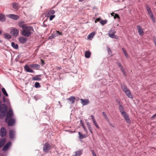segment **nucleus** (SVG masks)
I'll return each mask as SVG.
<instances>
[{"label": "nucleus", "mask_w": 156, "mask_h": 156, "mask_svg": "<svg viewBox=\"0 0 156 156\" xmlns=\"http://www.w3.org/2000/svg\"><path fill=\"white\" fill-rule=\"evenodd\" d=\"M5 142V140H3L0 142V148L2 147L3 145Z\"/></svg>", "instance_id": "ea45409f"}, {"label": "nucleus", "mask_w": 156, "mask_h": 156, "mask_svg": "<svg viewBox=\"0 0 156 156\" xmlns=\"http://www.w3.org/2000/svg\"><path fill=\"white\" fill-rule=\"evenodd\" d=\"M91 152H92L93 155L96 154L94 152V151L93 150H92L91 151Z\"/></svg>", "instance_id": "603ef678"}, {"label": "nucleus", "mask_w": 156, "mask_h": 156, "mask_svg": "<svg viewBox=\"0 0 156 156\" xmlns=\"http://www.w3.org/2000/svg\"><path fill=\"white\" fill-rule=\"evenodd\" d=\"M87 125L89 129L91 128V126L88 123H87Z\"/></svg>", "instance_id": "49530a36"}, {"label": "nucleus", "mask_w": 156, "mask_h": 156, "mask_svg": "<svg viewBox=\"0 0 156 156\" xmlns=\"http://www.w3.org/2000/svg\"><path fill=\"white\" fill-rule=\"evenodd\" d=\"M89 129V131H90V132L91 133H93V132H92V129H91V128L90 129Z\"/></svg>", "instance_id": "6e6d98bb"}, {"label": "nucleus", "mask_w": 156, "mask_h": 156, "mask_svg": "<svg viewBox=\"0 0 156 156\" xmlns=\"http://www.w3.org/2000/svg\"><path fill=\"white\" fill-rule=\"evenodd\" d=\"M11 143L10 142H8L3 147L2 149L3 151H6L11 146Z\"/></svg>", "instance_id": "f8f14e48"}, {"label": "nucleus", "mask_w": 156, "mask_h": 156, "mask_svg": "<svg viewBox=\"0 0 156 156\" xmlns=\"http://www.w3.org/2000/svg\"><path fill=\"white\" fill-rule=\"evenodd\" d=\"M122 89L123 91L125 92V93H126V92L128 91L129 90L127 87V86L124 84H122L121 86Z\"/></svg>", "instance_id": "4be33fe9"}, {"label": "nucleus", "mask_w": 156, "mask_h": 156, "mask_svg": "<svg viewBox=\"0 0 156 156\" xmlns=\"http://www.w3.org/2000/svg\"><path fill=\"white\" fill-rule=\"evenodd\" d=\"M41 75H36L32 77V79L33 80H41Z\"/></svg>", "instance_id": "6ab92c4d"}, {"label": "nucleus", "mask_w": 156, "mask_h": 156, "mask_svg": "<svg viewBox=\"0 0 156 156\" xmlns=\"http://www.w3.org/2000/svg\"><path fill=\"white\" fill-rule=\"evenodd\" d=\"M4 37L7 39H9L11 38V36L9 34L5 33L4 34Z\"/></svg>", "instance_id": "c756f323"}, {"label": "nucleus", "mask_w": 156, "mask_h": 156, "mask_svg": "<svg viewBox=\"0 0 156 156\" xmlns=\"http://www.w3.org/2000/svg\"><path fill=\"white\" fill-rule=\"evenodd\" d=\"M121 70L122 71V72L124 75L126 76V73L125 72L124 69L123 68L122 69H121Z\"/></svg>", "instance_id": "c03bdc74"}, {"label": "nucleus", "mask_w": 156, "mask_h": 156, "mask_svg": "<svg viewBox=\"0 0 156 156\" xmlns=\"http://www.w3.org/2000/svg\"><path fill=\"white\" fill-rule=\"evenodd\" d=\"M3 102H4V103H5L6 102V100L5 99V98L4 97H3Z\"/></svg>", "instance_id": "09e8293b"}, {"label": "nucleus", "mask_w": 156, "mask_h": 156, "mask_svg": "<svg viewBox=\"0 0 156 156\" xmlns=\"http://www.w3.org/2000/svg\"><path fill=\"white\" fill-rule=\"evenodd\" d=\"M154 42L155 45H156V39L154 40Z\"/></svg>", "instance_id": "4d7b16f0"}, {"label": "nucleus", "mask_w": 156, "mask_h": 156, "mask_svg": "<svg viewBox=\"0 0 156 156\" xmlns=\"http://www.w3.org/2000/svg\"><path fill=\"white\" fill-rule=\"evenodd\" d=\"M75 100H76L77 101H78L79 100H80V98L78 97H77L76 98V99Z\"/></svg>", "instance_id": "5fc2aeb1"}, {"label": "nucleus", "mask_w": 156, "mask_h": 156, "mask_svg": "<svg viewBox=\"0 0 156 156\" xmlns=\"http://www.w3.org/2000/svg\"><path fill=\"white\" fill-rule=\"evenodd\" d=\"M118 66L120 68L121 70L123 69V66L120 63H118Z\"/></svg>", "instance_id": "37998d69"}, {"label": "nucleus", "mask_w": 156, "mask_h": 156, "mask_svg": "<svg viewBox=\"0 0 156 156\" xmlns=\"http://www.w3.org/2000/svg\"><path fill=\"white\" fill-rule=\"evenodd\" d=\"M12 47L15 49H17L18 48V45L17 44H16L14 42H12L11 43Z\"/></svg>", "instance_id": "cd10ccee"}, {"label": "nucleus", "mask_w": 156, "mask_h": 156, "mask_svg": "<svg viewBox=\"0 0 156 156\" xmlns=\"http://www.w3.org/2000/svg\"><path fill=\"white\" fill-rule=\"evenodd\" d=\"M122 50L126 57L127 58H128V55L125 49L124 48H122Z\"/></svg>", "instance_id": "72a5a7b5"}, {"label": "nucleus", "mask_w": 156, "mask_h": 156, "mask_svg": "<svg viewBox=\"0 0 156 156\" xmlns=\"http://www.w3.org/2000/svg\"><path fill=\"white\" fill-rule=\"evenodd\" d=\"M115 16L114 17L115 18H119V16L118 14L115 13Z\"/></svg>", "instance_id": "de8ad7c7"}, {"label": "nucleus", "mask_w": 156, "mask_h": 156, "mask_svg": "<svg viewBox=\"0 0 156 156\" xmlns=\"http://www.w3.org/2000/svg\"><path fill=\"white\" fill-rule=\"evenodd\" d=\"M2 92L3 93V94L5 95V96H6L7 97H8V94L7 93L5 90V89L3 87L2 88Z\"/></svg>", "instance_id": "c9c22d12"}, {"label": "nucleus", "mask_w": 156, "mask_h": 156, "mask_svg": "<svg viewBox=\"0 0 156 156\" xmlns=\"http://www.w3.org/2000/svg\"><path fill=\"white\" fill-rule=\"evenodd\" d=\"M58 103H59V104L60 105H60V101H59Z\"/></svg>", "instance_id": "338daca9"}, {"label": "nucleus", "mask_w": 156, "mask_h": 156, "mask_svg": "<svg viewBox=\"0 0 156 156\" xmlns=\"http://www.w3.org/2000/svg\"><path fill=\"white\" fill-rule=\"evenodd\" d=\"M126 95L129 98H133V95H132L130 93V92L129 90L128 91L126 92V93H125Z\"/></svg>", "instance_id": "393cba45"}, {"label": "nucleus", "mask_w": 156, "mask_h": 156, "mask_svg": "<svg viewBox=\"0 0 156 156\" xmlns=\"http://www.w3.org/2000/svg\"><path fill=\"white\" fill-rule=\"evenodd\" d=\"M102 114L104 116L105 119L108 122L109 121L108 118L105 113V112H102Z\"/></svg>", "instance_id": "473e14b6"}, {"label": "nucleus", "mask_w": 156, "mask_h": 156, "mask_svg": "<svg viewBox=\"0 0 156 156\" xmlns=\"http://www.w3.org/2000/svg\"><path fill=\"white\" fill-rule=\"evenodd\" d=\"M108 54L109 55H111L112 54V51H111L110 49L108 47Z\"/></svg>", "instance_id": "79ce46f5"}, {"label": "nucleus", "mask_w": 156, "mask_h": 156, "mask_svg": "<svg viewBox=\"0 0 156 156\" xmlns=\"http://www.w3.org/2000/svg\"><path fill=\"white\" fill-rule=\"evenodd\" d=\"M82 154V151L81 150L77 151L75 153L74 156H80Z\"/></svg>", "instance_id": "bb28decb"}, {"label": "nucleus", "mask_w": 156, "mask_h": 156, "mask_svg": "<svg viewBox=\"0 0 156 156\" xmlns=\"http://www.w3.org/2000/svg\"><path fill=\"white\" fill-rule=\"evenodd\" d=\"M7 16L14 20H17L19 19V18L18 16L13 14L7 15Z\"/></svg>", "instance_id": "9b49d317"}, {"label": "nucleus", "mask_w": 156, "mask_h": 156, "mask_svg": "<svg viewBox=\"0 0 156 156\" xmlns=\"http://www.w3.org/2000/svg\"><path fill=\"white\" fill-rule=\"evenodd\" d=\"M93 121V123L94 124V125L96 126V127L98 128V129H99V126H98V125L97 123L96 122V120L95 119L94 120H92Z\"/></svg>", "instance_id": "58836bf2"}, {"label": "nucleus", "mask_w": 156, "mask_h": 156, "mask_svg": "<svg viewBox=\"0 0 156 156\" xmlns=\"http://www.w3.org/2000/svg\"><path fill=\"white\" fill-rule=\"evenodd\" d=\"M91 52L89 51H87L85 52V57L89 58L90 57Z\"/></svg>", "instance_id": "a878e982"}, {"label": "nucleus", "mask_w": 156, "mask_h": 156, "mask_svg": "<svg viewBox=\"0 0 156 156\" xmlns=\"http://www.w3.org/2000/svg\"><path fill=\"white\" fill-rule=\"evenodd\" d=\"M137 29L138 30V33L140 36H142L144 35V31L141 27L139 25L137 26Z\"/></svg>", "instance_id": "9d476101"}, {"label": "nucleus", "mask_w": 156, "mask_h": 156, "mask_svg": "<svg viewBox=\"0 0 156 156\" xmlns=\"http://www.w3.org/2000/svg\"><path fill=\"white\" fill-rule=\"evenodd\" d=\"M156 117V113L153 115V116H152V117Z\"/></svg>", "instance_id": "052dcab7"}, {"label": "nucleus", "mask_w": 156, "mask_h": 156, "mask_svg": "<svg viewBox=\"0 0 156 156\" xmlns=\"http://www.w3.org/2000/svg\"><path fill=\"white\" fill-rule=\"evenodd\" d=\"M55 13V11L54 10H51L48 11L46 13V16L48 17H49V16L54 15Z\"/></svg>", "instance_id": "4468645a"}, {"label": "nucleus", "mask_w": 156, "mask_h": 156, "mask_svg": "<svg viewBox=\"0 0 156 156\" xmlns=\"http://www.w3.org/2000/svg\"><path fill=\"white\" fill-rule=\"evenodd\" d=\"M122 115L124 117L126 122L128 123H130V120L128 114L125 112L122 113Z\"/></svg>", "instance_id": "0eeeda50"}, {"label": "nucleus", "mask_w": 156, "mask_h": 156, "mask_svg": "<svg viewBox=\"0 0 156 156\" xmlns=\"http://www.w3.org/2000/svg\"><path fill=\"white\" fill-rule=\"evenodd\" d=\"M19 31L18 29L16 28L12 29L10 31V33L12 34L14 36H16L19 34Z\"/></svg>", "instance_id": "6e6552de"}, {"label": "nucleus", "mask_w": 156, "mask_h": 156, "mask_svg": "<svg viewBox=\"0 0 156 156\" xmlns=\"http://www.w3.org/2000/svg\"><path fill=\"white\" fill-rule=\"evenodd\" d=\"M49 20L50 21L52 20L55 17V15H51L49 16Z\"/></svg>", "instance_id": "a19ab883"}, {"label": "nucleus", "mask_w": 156, "mask_h": 156, "mask_svg": "<svg viewBox=\"0 0 156 156\" xmlns=\"http://www.w3.org/2000/svg\"><path fill=\"white\" fill-rule=\"evenodd\" d=\"M30 67L35 70H38L40 68V65L36 64H31L30 66Z\"/></svg>", "instance_id": "f3484780"}, {"label": "nucleus", "mask_w": 156, "mask_h": 156, "mask_svg": "<svg viewBox=\"0 0 156 156\" xmlns=\"http://www.w3.org/2000/svg\"><path fill=\"white\" fill-rule=\"evenodd\" d=\"M2 33V32L1 30H0V34H1Z\"/></svg>", "instance_id": "0e129e2a"}, {"label": "nucleus", "mask_w": 156, "mask_h": 156, "mask_svg": "<svg viewBox=\"0 0 156 156\" xmlns=\"http://www.w3.org/2000/svg\"><path fill=\"white\" fill-rule=\"evenodd\" d=\"M78 134L79 135V138L80 139H83V138L86 137L87 136L85 135L84 134H81L80 132H79Z\"/></svg>", "instance_id": "f704fd0d"}, {"label": "nucleus", "mask_w": 156, "mask_h": 156, "mask_svg": "<svg viewBox=\"0 0 156 156\" xmlns=\"http://www.w3.org/2000/svg\"><path fill=\"white\" fill-rule=\"evenodd\" d=\"M5 121L6 122L8 123L9 126H11L13 125L15 123V120L12 118L9 119L7 120L6 119H5Z\"/></svg>", "instance_id": "423d86ee"}, {"label": "nucleus", "mask_w": 156, "mask_h": 156, "mask_svg": "<svg viewBox=\"0 0 156 156\" xmlns=\"http://www.w3.org/2000/svg\"><path fill=\"white\" fill-rule=\"evenodd\" d=\"M119 109L120 110V112L121 113H123V112H125V111L124 110V108L123 106L121 105H120L119 106Z\"/></svg>", "instance_id": "7c9ffc66"}, {"label": "nucleus", "mask_w": 156, "mask_h": 156, "mask_svg": "<svg viewBox=\"0 0 156 156\" xmlns=\"http://www.w3.org/2000/svg\"><path fill=\"white\" fill-rule=\"evenodd\" d=\"M34 86L36 88H39L41 87L40 83L38 82H36L34 84Z\"/></svg>", "instance_id": "4c0bfd02"}, {"label": "nucleus", "mask_w": 156, "mask_h": 156, "mask_svg": "<svg viewBox=\"0 0 156 156\" xmlns=\"http://www.w3.org/2000/svg\"><path fill=\"white\" fill-rule=\"evenodd\" d=\"M30 67H29L27 65L24 66V69L25 70L28 72L33 73L34 72L33 70L32 69H30Z\"/></svg>", "instance_id": "aec40b11"}, {"label": "nucleus", "mask_w": 156, "mask_h": 156, "mask_svg": "<svg viewBox=\"0 0 156 156\" xmlns=\"http://www.w3.org/2000/svg\"><path fill=\"white\" fill-rule=\"evenodd\" d=\"M0 135L2 137H4L6 136V130L3 127H2L0 130Z\"/></svg>", "instance_id": "ddd939ff"}, {"label": "nucleus", "mask_w": 156, "mask_h": 156, "mask_svg": "<svg viewBox=\"0 0 156 156\" xmlns=\"http://www.w3.org/2000/svg\"><path fill=\"white\" fill-rule=\"evenodd\" d=\"M146 8L147 11V14L149 16L150 18L154 23L156 22L155 17L153 15L152 11L151 9V8L148 5H146Z\"/></svg>", "instance_id": "7ed1b4c3"}, {"label": "nucleus", "mask_w": 156, "mask_h": 156, "mask_svg": "<svg viewBox=\"0 0 156 156\" xmlns=\"http://www.w3.org/2000/svg\"><path fill=\"white\" fill-rule=\"evenodd\" d=\"M101 19L100 18H98L96 19V20L95 21V23L97 22L98 21L100 22Z\"/></svg>", "instance_id": "a18cd8bd"}, {"label": "nucleus", "mask_w": 156, "mask_h": 156, "mask_svg": "<svg viewBox=\"0 0 156 156\" xmlns=\"http://www.w3.org/2000/svg\"><path fill=\"white\" fill-rule=\"evenodd\" d=\"M109 124L112 127H114V126H113L112 124L110 122H109V121L108 122Z\"/></svg>", "instance_id": "864d4df0"}, {"label": "nucleus", "mask_w": 156, "mask_h": 156, "mask_svg": "<svg viewBox=\"0 0 156 156\" xmlns=\"http://www.w3.org/2000/svg\"><path fill=\"white\" fill-rule=\"evenodd\" d=\"M84 129V130L86 132H87V129H86L85 127H84L83 128Z\"/></svg>", "instance_id": "bf43d9fd"}, {"label": "nucleus", "mask_w": 156, "mask_h": 156, "mask_svg": "<svg viewBox=\"0 0 156 156\" xmlns=\"http://www.w3.org/2000/svg\"><path fill=\"white\" fill-rule=\"evenodd\" d=\"M81 124L82 125V127L83 128L84 126V125L83 123H81Z\"/></svg>", "instance_id": "13d9d810"}, {"label": "nucleus", "mask_w": 156, "mask_h": 156, "mask_svg": "<svg viewBox=\"0 0 156 156\" xmlns=\"http://www.w3.org/2000/svg\"><path fill=\"white\" fill-rule=\"evenodd\" d=\"M91 118H92V120H93L95 119L94 118V116L93 115H91Z\"/></svg>", "instance_id": "8fccbe9b"}, {"label": "nucleus", "mask_w": 156, "mask_h": 156, "mask_svg": "<svg viewBox=\"0 0 156 156\" xmlns=\"http://www.w3.org/2000/svg\"><path fill=\"white\" fill-rule=\"evenodd\" d=\"M84 0H79V1L80 2H83Z\"/></svg>", "instance_id": "680f3d73"}, {"label": "nucleus", "mask_w": 156, "mask_h": 156, "mask_svg": "<svg viewBox=\"0 0 156 156\" xmlns=\"http://www.w3.org/2000/svg\"><path fill=\"white\" fill-rule=\"evenodd\" d=\"M51 148V146L48 143H45L43 147L44 151L45 153L48 152Z\"/></svg>", "instance_id": "39448f33"}, {"label": "nucleus", "mask_w": 156, "mask_h": 156, "mask_svg": "<svg viewBox=\"0 0 156 156\" xmlns=\"http://www.w3.org/2000/svg\"><path fill=\"white\" fill-rule=\"evenodd\" d=\"M58 35H62V33L59 32L58 31L56 30L51 34V35L49 37V39H52Z\"/></svg>", "instance_id": "20e7f679"}, {"label": "nucleus", "mask_w": 156, "mask_h": 156, "mask_svg": "<svg viewBox=\"0 0 156 156\" xmlns=\"http://www.w3.org/2000/svg\"><path fill=\"white\" fill-rule=\"evenodd\" d=\"M2 102L0 101V117L2 118L4 117L7 112V106L5 104H2Z\"/></svg>", "instance_id": "f03ea898"}, {"label": "nucleus", "mask_w": 156, "mask_h": 156, "mask_svg": "<svg viewBox=\"0 0 156 156\" xmlns=\"http://www.w3.org/2000/svg\"><path fill=\"white\" fill-rule=\"evenodd\" d=\"M41 62L42 63V65H44V61H43V60L42 59H41Z\"/></svg>", "instance_id": "3c124183"}, {"label": "nucleus", "mask_w": 156, "mask_h": 156, "mask_svg": "<svg viewBox=\"0 0 156 156\" xmlns=\"http://www.w3.org/2000/svg\"><path fill=\"white\" fill-rule=\"evenodd\" d=\"M13 7L15 10L18 9L19 8V5L17 3H13Z\"/></svg>", "instance_id": "c85d7f7f"}, {"label": "nucleus", "mask_w": 156, "mask_h": 156, "mask_svg": "<svg viewBox=\"0 0 156 156\" xmlns=\"http://www.w3.org/2000/svg\"><path fill=\"white\" fill-rule=\"evenodd\" d=\"M81 101V103L83 105H86L90 103L89 100L88 99H83L81 98L80 99Z\"/></svg>", "instance_id": "2eb2a0df"}, {"label": "nucleus", "mask_w": 156, "mask_h": 156, "mask_svg": "<svg viewBox=\"0 0 156 156\" xmlns=\"http://www.w3.org/2000/svg\"><path fill=\"white\" fill-rule=\"evenodd\" d=\"M5 16L2 14H0V21L4 22L5 20Z\"/></svg>", "instance_id": "b1692460"}, {"label": "nucleus", "mask_w": 156, "mask_h": 156, "mask_svg": "<svg viewBox=\"0 0 156 156\" xmlns=\"http://www.w3.org/2000/svg\"><path fill=\"white\" fill-rule=\"evenodd\" d=\"M107 20H101L100 21V23L102 25H104V24H106L107 23Z\"/></svg>", "instance_id": "e433bc0d"}, {"label": "nucleus", "mask_w": 156, "mask_h": 156, "mask_svg": "<svg viewBox=\"0 0 156 156\" xmlns=\"http://www.w3.org/2000/svg\"><path fill=\"white\" fill-rule=\"evenodd\" d=\"M15 133V131L13 129H11L9 131V136L11 139H13L14 138V136Z\"/></svg>", "instance_id": "a211bd4d"}, {"label": "nucleus", "mask_w": 156, "mask_h": 156, "mask_svg": "<svg viewBox=\"0 0 156 156\" xmlns=\"http://www.w3.org/2000/svg\"><path fill=\"white\" fill-rule=\"evenodd\" d=\"M19 26L23 29L21 31V34L23 35L28 37L33 33L34 30L32 27L23 25H20Z\"/></svg>", "instance_id": "f257e3e1"}, {"label": "nucleus", "mask_w": 156, "mask_h": 156, "mask_svg": "<svg viewBox=\"0 0 156 156\" xmlns=\"http://www.w3.org/2000/svg\"><path fill=\"white\" fill-rule=\"evenodd\" d=\"M115 33V32L114 31L112 32V31H110L108 33V35L110 37L112 38H114L115 37L114 34Z\"/></svg>", "instance_id": "5701e85b"}, {"label": "nucleus", "mask_w": 156, "mask_h": 156, "mask_svg": "<svg viewBox=\"0 0 156 156\" xmlns=\"http://www.w3.org/2000/svg\"><path fill=\"white\" fill-rule=\"evenodd\" d=\"M93 155V156H97V155H96V154H95Z\"/></svg>", "instance_id": "69168bd1"}, {"label": "nucleus", "mask_w": 156, "mask_h": 156, "mask_svg": "<svg viewBox=\"0 0 156 156\" xmlns=\"http://www.w3.org/2000/svg\"><path fill=\"white\" fill-rule=\"evenodd\" d=\"M95 33L94 32H93L92 33H91L90 34H89L88 35V39H90V38H92L94 35H95Z\"/></svg>", "instance_id": "2f4dec72"}, {"label": "nucleus", "mask_w": 156, "mask_h": 156, "mask_svg": "<svg viewBox=\"0 0 156 156\" xmlns=\"http://www.w3.org/2000/svg\"><path fill=\"white\" fill-rule=\"evenodd\" d=\"M13 115V111L12 109H10L9 111L7 112V115L5 119H9L11 118Z\"/></svg>", "instance_id": "1a4fd4ad"}, {"label": "nucleus", "mask_w": 156, "mask_h": 156, "mask_svg": "<svg viewBox=\"0 0 156 156\" xmlns=\"http://www.w3.org/2000/svg\"><path fill=\"white\" fill-rule=\"evenodd\" d=\"M27 38L24 37H21L19 38V42L22 44H24L27 42Z\"/></svg>", "instance_id": "dca6fc26"}, {"label": "nucleus", "mask_w": 156, "mask_h": 156, "mask_svg": "<svg viewBox=\"0 0 156 156\" xmlns=\"http://www.w3.org/2000/svg\"><path fill=\"white\" fill-rule=\"evenodd\" d=\"M114 13V12H112V13H111V15H112V16H113V14Z\"/></svg>", "instance_id": "e2e57ef3"}, {"label": "nucleus", "mask_w": 156, "mask_h": 156, "mask_svg": "<svg viewBox=\"0 0 156 156\" xmlns=\"http://www.w3.org/2000/svg\"><path fill=\"white\" fill-rule=\"evenodd\" d=\"M75 99L76 98L74 96H71L67 99L68 100H69L70 101L69 103L71 104L74 103Z\"/></svg>", "instance_id": "412c9836"}]
</instances>
